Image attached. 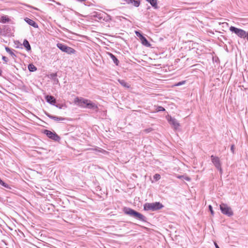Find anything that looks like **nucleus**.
I'll use <instances>...</instances> for the list:
<instances>
[{"label":"nucleus","mask_w":248,"mask_h":248,"mask_svg":"<svg viewBox=\"0 0 248 248\" xmlns=\"http://www.w3.org/2000/svg\"><path fill=\"white\" fill-rule=\"evenodd\" d=\"M74 103L79 107L96 110L97 109V105L90 100L83 98L76 97L74 100Z\"/></svg>","instance_id":"f257e3e1"},{"label":"nucleus","mask_w":248,"mask_h":248,"mask_svg":"<svg viewBox=\"0 0 248 248\" xmlns=\"http://www.w3.org/2000/svg\"><path fill=\"white\" fill-rule=\"evenodd\" d=\"M163 205L159 202L146 203L144 205V209L146 211H155L161 209Z\"/></svg>","instance_id":"f03ea898"},{"label":"nucleus","mask_w":248,"mask_h":248,"mask_svg":"<svg viewBox=\"0 0 248 248\" xmlns=\"http://www.w3.org/2000/svg\"><path fill=\"white\" fill-rule=\"evenodd\" d=\"M124 212L126 214L135 217V218H138L140 220H144V216L142 214L135 211L131 208H126L124 209Z\"/></svg>","instance_id":"7ed1b4c3"},{"label":"nucleus","mask_w":248,"mask_h":248,"mask_svg":"<svg viewBox=\"0 0 248 248\" xmlns=\"http://www.w3.org/2000/svg\"><path fill=\"white\" fill-rule=\"evenodd\" d=\"M57 46L62 51L68 54H75L76 52V51L74 48L68 46L62 43H58L57 44Z\"/></svg>","instance_id":"20e7f679"},{"label":"nucleus","mask_w":248,"mask_h":248,"mask_svg":"<svg viewBox=\"0 0 248 248\" xmlns=\"http://www.w3.org/2000/svg\"><path fill=\"white\" fill-rule=\"evenodd\" d=\"M220 209L221 212L229 217L233 215V212L230 207L224 203H221L220 205Z\"/></svg>","instance_id":"39448f33"},{"label":"nucleus","mask_w":248,"mask_h":248,"mask_svg":"<svg viewBox=\"0 0 248 248\" xmlns=\"http://www.w3.org/2000/svg\"><path fill=\"white\" fill-rule=\"evenodd\" d=\"M230 31L236 34L238 36L241 38H245L247 36V33L244 30L231 26L230 28Z\"/></svg>","instance_id":"423d86ee"},{"label":"nucleus","mask_w":248,"mask_h":248,"mask_svg":"<svg viewBox=\"0 0 248 248\" xmlns=\"http://www.w3.org/2000/svg\"><path fill=\"white\" fill-rule=\"evenodd\" d=\"M211 159L212 163L214 164L216 168L218 170L221 174L222 173V170L221 167V163L219 157L216 156L212 155L211 156Z\"/></svg>","instance_id":"0eeeda50"},{"label":"nucleus","mask_w":248,"mask_h":248,"mask_svg":"<svg viewBox=\"0 0 248 248\" xmlns=\"http://www.w3.org/2000/svg\"><path fill=\"white\" fill-rule=\"evenodd\" d=\"M167 120L169 122L170 124L173 126V128L175 130L179 129L180 124L176 119L171 117V116H168Z\"/></svg>","instance_id":"6e6552de"},{"label":"nucleus","mask_w":248,"mask_h":248,"mask_svg":"<svg viewBox=\"0 0 248 248\" xmlns=\"http://www.w3.org/2000/svg\"><path fill=\"white\" fill-rule=\"evenodd\" d=\"M44 133L49 138L55 141H58L60 138L58 135L55 132H52L48 130H45Z\"/></svg>","instance_id":"1a4fd4ad"},{"label":"nucleus","mask_w":248,"mask_h":248,"mask_svg":"<svg viewBox=\"0 0 248 248\" xmlns=\"http://www.w3.org/2000/svg\"><path fill=\"white\" fill-rule=\"evenodd\" d=\"M46 101L51 105H54L56 102V100L52 96L47 95L46 97Z\"/></svg>","instance_id":"9d476101"},{"label":"nucleus","mask_w":248,"mask_h":248,"mask_svg":"<svg viewBox=\"0 0 248 248\" xmlns=\"http://www.w3.org/2000/svg\"><path fill=\"white\" fill-rule=\"evenodd\" d=\"M25 21L28 23L30 25L32 26L34 28L38 27L37 24L32 19H31L29 18H26L25 19Z\"/></svg>","instance_id":"9b49d317"},{"label":"nucleus","mask_w":248,"mask_h":248,"mask_svg":"<svg viewBox=\"0 0 248 248\" xmlns=\"http://www.w3.org/2000/svg\"><path fill=\"white\" fill-rule=\"evenodd\" d=\"M127 2L129 4H131L135 7H138L140 5V2L136 0H127Z\"/></svg>","instance_id":"f8f14e48"},{"label":"nucleus","mask_w":248,"mask_h":248,"mask_svg":"<svg viewBox=\"0 0 248 248\" xmlns=\"http://www.w3.org/2000/svg\"><path fill=\"white\" fill-rule=\"evenodd\" d=\"M140 41L142 44L146 46H150V44L147 41V40L144 37H142L140 39Z\"/></svg>","instance_id":"ddd939ff"},{"label":"nucleus","mask_w":248,"mask_h":248,"mask_svg":"<svg viewBox=\"0 0 248 248\" xmlns=\"http://www.w3.org/2000/svg\"><path fill=\"white\" fill-rule=\"evenodd\" d=\"M49 118H50L56 121H62L65 120V118H62L61 117H57V116H48Z\"/></svg>","instance_id":"4468645a"},{"label":"nucleus","mask_w":248,"mask_h":248,"mask_svg":"<svg viewBox=\"0 0 248 248\" xmlns=\"http://www.w3.org/2000/svg\"><path fill=\"white\" fill-rule=\"evenodd\" d=\"M147 2L155 8L157 7V0H146Z\"/></svg>","instance_id":"2eb2a0df"},{"label":"nucleus","mask_w":248,"mask_h":248,"mask_svg":"<svg viewBox=\"0 0 248 248\" xmlns=\"http://www.w3.org/2000/svg\"><path fill=\"white\" fill-rule=\"evenodd\" d=\"M118 81L121 84V85L122 86H123V87L126 88H129L130 87V86L129 85V84L127 82H126L124 80L118 79Z\"/></svg>","instance_id":"dca6fc26"},{"label":"nucleus","mask_w":248,"mask_h":248,"mask_svg":"<svg viewBox=\"0 0 248 248\" xmlns=\"http://www.w3.org/2000/svg\"><path fill=\"white\" fill-rule=\"evenodd\" d=\"M9 21V19L8 17L6 16H2L1 17H0V22L2 23H5Z\"/></svg>","instance_id":"f3484780"},{"label":"nucleus","mask_w":248,"mask_h":248,"mask_svg":"<svg viewBox=\"0 0 248 248\" xmlns=\"http://www.w3.org/2000/svg\"><path fill=\"white\" fill-rule=\"evenodd\" d=\"M23 45L27 50H30L31 49L30 45L27 40H25L23 42Z\"/></svg>","instance_id":"a211bd4d"},{"label":"nucleus","mask_w":248,"mask_h":248,"mask_svg":"<svg viewBox=\"0 0 248 248\" xmlns=\"http://www.w3.org/2000/svg\"><path fill=\"white\" fill-rule=\"evenodd\" d=\"M109 55L110 56V58H111V59L112 60V61H113V62L116 64V65H118V63H119V61L118 60V59L116 58V57L113 55L111 53H109Z\"/></svg>","instance_id":"6ab92c4d"},{"label":"nucleus","mask_w":248,"mask_h":248,"mask_svg":"<svg viewBox=\"0 0 248 248\" xmlns=\"http://www.w3.org/2000/svg\"><path fill=\"white\" fill-rule=\"evenodd\" d=\"M28 69L31 72H34L36 70L37 68L36 67L32 64H30L28 65Z\"/></svg>","instance_id":"aec40b11"},{"label":"nucleus","mask_w":248,"mask_h":248,"mask_svg":"<svg viewBox=\"0 0 248 248\" xmlns=\"http://www.w3.org/2000/svg\"><path fill=\"white\" fill-rule=\"evenodd\" d=\"M5 50L9 53V54L13 57H16L14 53L8 47H5Z\"/></svg>","instance_id":"412c9836"},{"label":"nucleus","mask_w":248,"mask_h":248,"mask_svg":"<svg viewBox=\"0 0 248 248\" xmlns=\"http://www.w3.org/2000/svg\"><path fill=\"white\" fill-rule=\"evenodd\" d=\"M154 179L157 181L160 179V175L159 174H155L154 176Z\"/></svg>","instance_id":"4be33fe9"},{"label":"nucleus","mask_w":248,"mask_h":248,"mask_svg":"<svg viewBox=\"0 0 248 248\" xmlns=\"http://www.w3.org/2000/svg\"><path fill=\"white\" fill-rule=\"evenodd\" d=\"M185 82H186L185 81H181V82H179L176 83L175 85V86H181V85L184 84L185 83Z\"/></svg>","instance_id":"5701e85b"},{"label":"nucleus","mask_w":248,"mask_h":248,"mask_svg":"<svg viewBox=\"0 0 248 248\" xmlns=\"http://www.w3.org/2000/svg\"><path fill=\"white\" fill-rule=\"evenodd\" d=\"M135 33L136 34V35L137 36H138L139 37H140V39L142 37H143V36L140 34L139 31H135Z\"/></svg>","instance_id":"b1692460"},{"label":"nucleus","mask_w":248,"mask_h":248,"mask_svg":"<svg viewBox=\"0 0 248 248\" xmlns=\"http://www.w3.org/2000/svg\"><path fill=\"white\" fill-rule=\"evenodd\" d=\"M209 210H210V212H211V214H212V215H214V211H213V208H212V206H211V205H210L209 206Z\"/></svg>","instance_id":"393cba45"},{"label":"nucleus","mask_w":248,"mask_h":248,"mask_svg":"<svg viewBox=\"0 0 248 248\" xmlns=\"http://www.w3.org/2000/svg\"><path fill=\"white\" fill-rule=\"evenodd\" d=\"M2 59L5 62H7L8 61V58H6L5 56H2Z\"/></svg>","instance_id":"a878e982"},{"label":"nucleus","mask_w":248,"mask_h":248,"mask_svg":"<svg viewBox=\"0 0 248 248\" xmlns=\"http://www.w3.org/2000/svg\"><path fill=\"white\" fill-rule=\"evenodd\" d=\"M164 110H165V109L163 107H159L158 111H164Z\"/></svg>","instance_id":"bb28decb"},{"label":"nucleus","mask_w":248,"mask_h":248,"mask_svg":"<svg viewBox=\"0 0 248 248\" xmlns=\"http://www.w3.org/2000/svg\"><path fill=\"white\" fill-rule=\"evenodd\" d=\"M234 146L233 145H232L231 146V151L232 153L234 152Z\"/></svg>","instance_id":"cd10ccee"},{"label":"nucleus","mask_w":248,"mask_h":248,"mask_svg":"<svg viewBox=\"0 0 248 248\" xmlns=\"http://www.w3.org/2000/svg\"><path fill=\"white\" fill-rule=\"evenodd\" d=\"M185 180H187V181H190V179L189 177H186L185 178Z\"/></svg>","instance_id":"c85d7f7f"},{"label":"nucleus","mask_w":248,"mask_h":248,"mask_svg":"<svg viewBox=\"0 0 248 248\" xmlns=\"http://www.w3.org/2000/svg\"><path fill=\"white\" fill-rule=\"evenodd\" d=\"M214 244H215L216 248H219L218 246L217 245V244L216 242H214Z\"/></svg>","instance_id":"c756f323"},{"label":"nucleus","mask_w":248,"mask_h":248,"mask_svg":"<svg viewBox=\"0 0 248 248\" xmlns=\"http://www.w3.org/2000/svg\"><path fill=\"white\" fill-rule=\"evenodd\" d=\"M99 151H100V152H102V153H106V151H105V150H100Z\"/></svg>","instance_id":"7c9ffc66"},{"label":"nucleus","mask_w":248,"mask_h":248,"mask_svg":"<svg viewBox=\"0 0 248 248\" xmlns=\"http://www.w3.org/2000/svg\"><path fill=\"white\" fill-rule=\"evenodd\" d=\"M184 177L183 176H177V178H179V179H181L182 178Z\"/></svg>","instance_id":"2f4dec72"},{"label":"nucleus","mask_w":248,"mask_h":248,"mask_svg":"<svg viewBox=\"0 0 248 248\" xmlns=\"http://www.w3.org/2000/svg\"><path fill=\"white\" fill-rule=\"evenodd\" d=\"M56 106L57 107L59 108H62V107H60V106H58V105H56Z\"/></svg>","instance_id":"473e14b6"},{"label":"nucleus","mask_w":248,"mask_h":248,"mask_svg":"<svg viewBox=\"0 0 248 248\" xmlns=\"http://www.w3.org/2000/svg\"><path fill=\"white\" fill-rule=\"evenodd\" d=\"M56 106L57 107L59 108H62V107H60V106H58V105H56Z\"/></svg>","instance_id":"72a5a7b5"},{"label":"nucleus","mask_w":248,"mask_h":248,"mask_svg":"<svg viewBox=\"0 0 248 248\" xmlns=\"http://www.w3.org/2000/svg\"><path fill=\"white\" fill-rule=\"evenodd\" d=\"M1 71L0 70V75L1 74Z\"/></svg>","instance_id":"f704fd0d"}]
</instances>
